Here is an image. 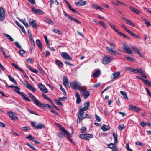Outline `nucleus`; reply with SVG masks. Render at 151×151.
Returning <instances> with one entry per match:
<instances>
[{"label": "nucleus", "mask_w": 151, "mask_h": 151, "mask_svg": "<svg viewBox=\"0 0 151 151\" xmlns=\"http://www.w3.org/2000/svg\"><path fill=\"white\" fill-rule=\"evenodd\" d=\"M110 46L112 48H110L107 46L106 47V50L109 53H110L112 55H121L120 53L113 49H115V46L114 44L110 43Z\"/></svg>", "instance_id": "f257e3e1"}, {"label": "nucleus", "mask_w": 151, "mask_h": 151, "mask_svg": "<svg viewBox=\"0 0 151 151\" xmlns=\"http://www.w3.org/2000/svg\"><path fill=\"white\" fill-rule=\"evenodd\" d=\"M70 86L73 89H78L80 92H82L81 84L78 81H73L70 83Z\"/></svg>", "instance_id": "f03ea898"}, {"label": "nucleus", "mask_w": 151, "mask_h": 151, "mask_svg": "<svg viewBox=\"0 0 151 151\" xmlns=\"http://www.w3.org/2000/svg\"><path fill=\"white\" fill-rule=\"evenodd\" d=\"M15 89H13V91L20 95L23 99L29 101H31L28 97L26 96V95L24 93L19 91L20 89L18 86H15Z\"/></svg>", "instance_id": "7ed1b4c3"}, {"label": "nucleus", "mask_w": 151, "mask_h": 151, "mask_svg": "<svg viewBox=\"0 0 151 151\" xmlns=\"http://www.w3.org/2000/svg\"><path fill=\"white\" fill-rule=\"evenodd\" d=\"M112 60L109 55H105L102 58V62L104 64H107L109 63Z\"/></svg>", "instance_id": "20e7f679"}, {"label": "nucleus", "mask_w": 151, "mask_h": 151, "mask_svg": "<svg viewBox=\"0 0 151 151\" xmlns=\"http://www.w3.org/2000/svg\"><path fill=\"white\" fill-rule=\"evenodd\" d=\"M5 17V11L2 7H0V20L3 21Z\"/></svg>", "instance_id": "39448f33"}, {"label": "nucleus", "mask_w": 151, "mask_h": 151, "mask_svg": "<svg viewBox=\"0 0 151 151\" xmlns=\"http://www.w3.org/2000/svg\"><path fill=\"white\" fill-rule=\"evenodd\" d=\"M21 82L23 83L24 85L29 90L32 91L33 92H35L36 91V89L35 88L32 87L31 85L29 84L27 81H25V82H26L27 86H26L24 83L23 82V81L21 80Z\"/></svg>", "instance_id": "423d86ee"}, {"label": "nucleus", "mask_w": 151, "mask_h": 151, "mask_svg": "<svg viewBox=\"0 0 151 151\" xmlns=\"http://www.w3.org/2000/svg\"><path fill=\"white\" fill-rule=\"evenodd\" d=\"M124 50L126 53L128 54H132V51L130 47L124 43L123 44Z\"/></svg>", "instance_id": "0eeeda50"}, {"label": "nucleus", "mask_w": 151, "mask_h": 151, "mask_svg": "<svg viewBox=\"0 0 151 151\" xmlns=\"http://www.w3.org/2000/svg\"><path fill=\"white\" fill-rule=\"evenodd\" d=\"M129 109L130 110L134 111L135 112H139L141 110V109L132 105H130L129 106Z\"/></svg>", "instance_id": "6e6552de"}, {"label": "nucleus", "mask_w": 151, "mask_h": 151, "mask_svg": "<svg viewBox=\"0 0 151 151\" xmlns=\"http://www.w3.org/2000/svg\"><path fill=\"white\" fill-rule=\"evenodd\" d=\"M84 111H85L81 109L79 110L78 117V119L80 121H81L84 119Z\"/></svg>", "instance_id": "1a4fd4ad"}, {"label": "nucleus", "mask_w": 151, "mask_h": 151, "mask_svg": "<svg viewBox=\"0 0 151 151\" xmlns=\"http://www.w3.org/2000/svg\"><path fill=\"white\" fill-rule=\"evenodd\" d=\"M63 84L65 86V87L68 88H70L69 84V82L68 78L65 76L63 77Z\"/></svg>", "instance_id": "9d476101"}, {"label": "nucleus", "mask_w": 151, "mask_h": 151, "mask_svg": "<svg viewBox=\"0 0 151 151\" xmlns=\"http://www.w3.org/2000/svg\"><path fill=\"white\" fill-rule=\"evenodd\" d=\"M62 57L65 60H72V58L66 52H63L61 54Z\"/></svg>", "instance_id": "9b49d317"}, {"label": "nucleus", "mask_w": 151, "mask_h": 151, "mask_svg": "<svg viewBox=\"0 0 151 151\" xmlns=\"http://www.w3.org/2000/svg\"><path fill=\"white\" fill-rule=\"evenodd\" d=\"M28 94L32 100L34 101L35 104L38 106L40 102L38 101L32 94L29 93Z\"/></svg>", "instance_id": "f8f14e48"}, {"label": "nucleus", "mask_w": 151, "mask_h": 151, "mask_svg": "<svg viewBox=\"0 0 151 151\" xmlns=\"http://www.w3.org/2000/svg\"><path fill=\"white\" fill-rule=\"evenodd\" d=\"M38 87L40 90L44 93H46L48 92L47 90L41 83H39L38 84Z\"/></svg>", "instance_id": "ddd939ff"}, {"label": "nucleus", "mask_w": 151, "mask_h": 151, "mask_svg": "<svg viewBox=\"0 0 151 151\" xmlns=\"http://www.w3.org/2000/svg\"><path fill=\"white\" fill-rule=\"evenodd\" d=\"M8 114L9 115L10 117L11 118V120H14L18 119L17 116H16L15 114L11 111L8 112Z\"/></svg>", "instance_id": "4468645a"}, {"label": "nucleus", "mask_w": 151, "mask_h": 151, "mask_svg": "<svg viewBox=\"0 0 151 151\" xmlns=\"http://www.w3.org/2000/svg\"><path fill=\"white\" fill-rule=\"evenodd\" d=\"M87 4L86 1L80 0L78 2L75 3V5L77 6H81Z\"/></svg>", "instance_id": "2eb2a0df"}, {"label": "nucleus", "mask_w": 151, "mask_h": 151, "mask_svg": "<svg viewBox=\"0 0 151 151\" xmlns=\"http://www.w3.org/2000/svg\"><path fill=\"white\" fill-rule=\"evenodd\" d=\"M82 96H83L84 98L85 99L87 98L90 95L89 91L87 90L86 89L84 90H83Z\"/></svg>", "instance_id": "dca6fc26"}, {"label": "nucleus", "mask_w": 151, "mask_h": 151, "mask_svg": "<svg viewBox=\"0 0 151 151\" xmlns=\"http://www.w3.org/2000/svg\"><path fill=\"white\" fill-rule=\"evenodd\" d=\"M32 11L34 13H36L38 15H41L43 14V12L41 10L36 9L34 7L32 8Z\"/></svg>", "instance_id": "f3484780"}, {"label": "nucleus", "mask_w": 151, "mask_h": 151, "mask_svg": "<svg viewBox=\"0 0 151 151\" xmlns=\"http://www.w3.org/2000/svg\"><path fill=\"white\" fill-rule=\"evenodd\" d=\"M29 24L34 28H37L38 26L36 24V20H34L31 19H29Z\"/></svg>", "instance_id": "a211bd4d"}, {"label": "nucleus", "mask_w": 151, "mask_h": 151, "mask_svg": "<svg viewBox=\"0 0 151 151\" xmlns=\"http://www.w3.org/2000/svg\"><path fill=\"white\" fill-rule=\"evenodd\" d=\"M38 106L42 108L43 107H48L49 108H51V106L48 104H45L40 102Z\"/></svg>", "instance_id": "6ab92c4d"}, {"label": "nucleus", "mask_w": 151, "mask_h": 151, "mask_svg": "<svg viewBox=\"0 0 151 151\" xmlns=\"http://www.w3.org/2000/svg\"><path fill=\"white\" fill-rule=\"evenodd\" d=\"M84 106L83 108H81L84 111H86L88 109L90 106L89 102L88 101L85 102L84 103Z\"/></svg>", "instance_id": "aec40b11"}, {"label": "nucleus", "mask_w": 151, "mask_h": 151, "mask_svg": "<svg viewBox=\"0 0 151 151\" xmlns=\"http://www.w3.org/2000/svg\"><path fill=\"white\" fill-rule=\"evenodd\" d=\"M129 8L131 11L135 13L136 14H139L141 12L140 11L130 6Z\"/></svg>", "instance_id": "412c9836"}, {"label": "nucleus", "mask_w": 151, "mask_h": 151, "mask_svg": "<svg viewBox=\"0 0 151 151\" xmlns=\"http://www.w3.org/2000/svg\"><path fill=\"white\" fill-rule=\"evenodd\" d=\"M36 43L38 47L41 50L42 49V44L40 40L39 39H37L36 40Z\"/></svg>", "instance_id": "4be33fe9"}, {"label": "nucleus", "mask_w": 151, "mask_h": 151, "mask_svg": "<svg viewBox=\"0 0 151 151\" xmlns=\"http://www.w3.org/2000/svg\"><path fill=\"white\" fill-rule=\"evenodd\" d=\"M110 127L109 126H107L105 124H104L101 127L102 129L104 131H106L109 130Z\"/></svg>", "instance_id": "5701e85b"}, {"label": "nucleus", "mask_w": 151, "mask_h": 151, "mask_svg": "<svg viewBox=\"0 0 151 151\" xmlns=\"http://www.w3.org/2000/svg\"><path fill=\"white\" fill-rule=\"evenodd\" d=\"M25 26L26 28H27L28 27V24L27 22L25 19H18Z\"/></svg>", "instance_id": "b1692460"}, {"label": "nucleus", "mask_w": 151, "mask_h": 151, "mask_svg": "<svg viewBox=\"0 0 151 151\" xmlns=\"http://www.w3.org/2000/svg\"><path fill=\"white\" fill-rule=\"evenodd\" d=\"M101 74V71L100 70H98L96 71L93 74V76L94 78H96L99 77Z\"/></svg>", "instance_id": "393cba45"}, {"label": "nucleus", "mask_w": 151, "mask_h": 151, "mask_svg": "<svg viewBox=\"0 0 151 151\" xmlns=\"http://www.w3.org/2000/svg\"><path fill=\"white\" fill-rule=\"evenodd\" d=\"M76 103L80 104L81 102V99L80 95L78 93H76Z\"/></svg>", "instance_id": "a878e982"}, {"label": "nucleus", "mask_w": 151, "mask_h": 151, "mask_svg": "<svg viewBox=\"0 0 151 151\" xmlns=\"http://www.w3.org/2000/svg\"><path fill=\"white\" fill-rule=\"evenodd\" d=\"M55 124L57 126L60 128V130L63 132H65V131L66 130L64 127H62L61 125L58 124L56 123H55Z\"/></svg>", "instance_id": "bb28decb"}, {"label": "nucleus", "mask_w": 151, "mask_h": 151, "mask_svg": "<svg viewBox=\"0 0 151 151\" xmlns=\"http://www.w3.org/2000/svg\"><path fill=\"white\" fill-rule=\"evenodd\" d=\"M56 64L58 65L60 68H61L63 67V63L58 60H55Z\"/></svg>", "instance_id": "cd10ccee"}, {"label": "nucleus", "mask_w": 151, "mask_h": 151, "mask_svg": "<svg viewBox=\"0 0 151 151\" xmlns=\"http://www.w3.org/2000/svg\"><path fill=\"white\" fill-rule=\"evenodd\" d=\"M112 75L113 76V77L112 79H114L117 78L118 76L120 75V72L119 71H117L113 73H112Z\"/></svg>", "instance_id": "c85d7f7f"}, {"label": "nucleus", "mask_w": 151, "mask_h": 151, "mask_svg": "<svg viewBox=\"0 0 151 151\" xmlns=\"http://www.w3.org/2000/svg\"><path fill=\"white\" fill-rule=\"evenodd\" d=\"M85 139L89 140L90 138L93 137V135L90 134H85Z\"/></svg>", "instance_id": "c756f323"}, {"label": "nucleus", "mask_w": 151, "mask_h": 151, "mask_svg": "<svg viewBox=\"0 0 151 151\" xmlns=\"http://www.w3.org/2000/svg\"><path fill=\"white\" fill-rule=\"evenodd\" d=\"M45 127V126L42 124L39 123L37 125L36 129H41Z\"/></svg>", "instance_id": "7c9ffc66"}, {"label": "nucleus", "mask_w": 151, "mask_h": 151, "mask_svg": "<svg viewBox=\"0 0 151 151\" xmlns=\"http://www.w3.org/2000/svg\"><path fill=\"white\" fill-rule=\"evenodd\" d=\"M63 12L65 16L68 19H70V20L72 21L73 19V17H71L70 15L67 14L64 11H63Z\"/></svg>", "instance_id": "2f4dec72"}, {"label": "nucleus", "mask_w": 151, "mask_h": 151, "mask_svg": "<svg viewBox=\"0 0 151 151\" xmlns=\"http://www.w3.org/2000/svg\"><path fill=\"white\" fill-rule=\"evenodd\" d=\"M27 66V68L29 69V70L32 72L35 73H37L38 72V70H34L32 69V68L28 64H26Z\"/></svg>", "instance_id": "473e14b6"}, {"label": "nucleus", "mask_w": 151, "mask_h": 151, "mask_svg": "<svg viewBox=\"0 0 151 151\" xmlns=\"http://www.w3.org/2000/svg\"><path fill=\"white\" fill-rule=\"evenodd\" d=\"M4 36L6 37L9 40L11 41H13L14 40L9 35L6 34H4Z\"/></svg>", "instance_id": "72a5a7b5"}, {"label": "nucleus", "mask_w": 151, "mask_h": 151, "mask_svg": "<svg viewBox=\"0 0 151 151\" xmlns=\"http://www.w3.org/2000/svg\"><path fill=\"white\" fill-rule=\"evenodd\" d=\"M132 48L138 54L140 55V51L135 46H131Z\"/></svg>", "instance_id": "f704fd0d"}, {"label": "nucleus", "mask_w": 151, "mask_h": 151, "mask_svg": "<svg viewBox=\"0 0 151 151\" xmlns=\"http://www.w3.org/2000/svg\"><path fill=\"white\" fill-rule=\"evenodd\" d=\"M63 133L67 136V137L69 140L71 139L70 138L71 137L70 135V133L67 130H65V132H63Z\"/></svg>", "instance_id": "c9c22d12"}, {"label": "nucleus", "mask_w": 151, "mask_h": 151, "mask_svg": "<svg viewBox=\"0 0 151 151\" xmlns=\"http://www.w3.org/2000/svg\"><path fill=\"white\" fill-rule=\"evenodd\" d=\"M113 136L114 139V143H116L117 142L118 136L114 132L113 133Z\"/></svg>", "instance_id": "e433bc0d"}, {"label": "nucleus", "mask_w": 151, "mask_h": 151, "mask_svg": "<svg viewBox=\"0 0 151 151\" xmlns=\"http://www.w3.org/2000/svg\"><path fill=\"white\" fill-rule=\"evenodd\" d=\"M120 93L123 96L124 98L125 99H126L127 100L128 99V97L127 96V95L126 94V93L124 91H120Z\"/></svg>", "instance_id": "4c0bfd02"}, {"label": "nucleus", "mask_w": 151, "mask_h": 151, "mask_svg": "<svg viewBox=\"0 0 151 151\" xmlns=\"http://www.w3.org/2000/svg\"><path fill=\"white\" fill-rule=\"evenodd\" d=\"M7 76L9 77V79H10V81L13 82V83L15 84L16 85H17V83L16 82V81L13 78H12L11 76L10 75H8Z\"/></svg>", "instance_id": "58836bf2"}, {"label": "nucleus", "mask_w": 151, "mask_h": 151, "mask_svg": "<svg viewBox=\"0 0 151 151\" xmlns=\"http://www.w3.org/2000/svg\"><path fill=\"white\" fill-rule=\"evenodd\" d=\"M0 50H1V51L2 52V53L3 55L4 56L5 58H8V57L6 55V54L5 52L4 49L2 47H1L0 48Z\"/></svg>", "instance_id": "ea45409f"}, {"label": "nucleus", "mask_w": 151, "mask_h": 151, "mask_svg": "<svg viewBox=\"0 0 151 151\" xmlns=\"http://www.w3.org/2000/svg\"><path fill=\"white\" fill-rule=\"evenodd\" d=\"M142 19L145 21V23L147 25V27H150L151 25V24H150L149 21L147 20L146 19L142 18Z\"/></svg>", "instance_id": "a19ab883"}, {"label": "nucleus", "mask_w": 151, "mask_h": 151, "mask_svg": "<svg viewBox=\"0 0 151 151\" xmlns=\"http://www.w3.org/2000/svg\"><path fill=\"white\" fill-rule=\"evenodd\" d=\"M127 24H129V25H130L131 26H132L133 27H134V25L131 22V21H130V20L128 19H127V21L125 22Z\"/></svg>", "instance_id": "79ce46f5"}, {"label": "nucleus", "mask_w": 151, "mask_h": 151, "mask_svg": "<svg viewBox=\"0 0 151 151\" xmlns=\"http://www.w3.org/2000/svg\"><path fill=\"white\" fill-rule=\"evenodd\" d=\"M125 57L130 61L134 62L135 60V58H131L129 57H127L126 56H125Z\"/></svg>", "instance_id": "37998d69"}, {"label": "nucleus", "mask_w": 151, "mask_h": 151, "mask_svg": "<svg viewBox=\"0 0 151 151\" xmlns=\"http://www.w3.org/2000/svg\"><path fill=\"white\" fill-rule=\"evenodd\" d=\"M144 83L146 85L151 87V82L149 80H145Z\"/></svg>", "instance_id": "c03bdc74"}, {"label": "nucleus", "mask_w": 151, "mask_h": 151, "mask_svg": "<svg viewBox=\"0 0 151 151\" xmlns=\"http://www.w3.org/2000/svg\"><path fill=\"white\" fill-rule=\"evenodd\" d=\"M26 52L23 50H19V54L20 55L22 56H23V54L26 53Z\"/></svg>", "instance_id": "a18cd8bd"}, {"label": "nucleus", "mask_w": 151, "mask_h": 151, "mask_svg": "<svg viewBox=\"0 0 151 151\" xmlns=\"http://www.w3.org/2000/svg\"><path fill=\"white\" fill-rule=\"evenodd\" d=\"M115 143H111L109 144H108L107 145V146L108 147L111 149H112L114 147V146L115 145Z\"/></svg>", "instance_id": "49530a36"}, {"label": "nucleus", "mask_w": 151, "mask_h": 151, "mask_svg": "<svg viewBox=\"0 0 151 151\" xmlns=\"http://www.w3.org/2000/svg\"><path fill=\"white\" fill-rule=\"evenodd\" d=\"M46 22L50 24L51 25H53L54 23L52 20L49 19H47L46 20Z\"/></svg>", "instance_id": "de8ad7c7"}, {"label": "nucleus", "mask_w": 151, "mask_h": 151, "mask_svg": "<svg viewBox=\"0 0 151 151\" xmlns=\"http://www.w3.org/2000/svg\"><path fill=\"white\" fill-rule=\"evenodd\" d=\"M26 138L28 139H29L31 140L32 141H33L34 139H35L34 137H32V135H29L28 136H27Z\"/></svg>", "instance_id": "09e8293b"}, {"label": "nucleus", "mask_w": 151, "mask_h": 151, "mask_svg": "<svg viewBox=\"0 0 151 151\" xmlns=\"http://www.w3.org/2000/svg\"><path fill=\"white\" fill-rule=\"evenodd\" d=\"M118 128L120 130H121L125 128V127L123 124H122V125H119L118 126Z\"/></svg>", "instance_id": "8fccbe9b"}, {"label": "nucleus", "mask_w": 151, "mask_h": 151, "mask_svg": "<svg viewBox=\"0 0 151 151\" xmlns=\"http://www.w3.org/2000/svg\"><path fill=\"white\" fill-rule=\"evenodd\" d=\"M37 68L42 74H44V71L40 65H38L37 66Z\"/></svg>", "instance_id": "3c124183"}, {"label": "nucleus", "mask_w": 151, "mask_h": 151, "mask_svg": "<svg viewBox=\"0 0 151 151\" xmlns=\"http://www.w3.org/2000/svg\"><path fill=\"white\" fill-rule=\"evenodd\" d=\"M53 32H55L56 33H57L59 35H62V33L61 32V31L58 30L57 29H53L52 30Z\"/></svg>", "instance_id": "603ef678"}, {"label": "nucleus", "mask_w": 151, "mask_h": 151, "mask_svg": "<svg viewBox=\"0 0 151 151\" xmlns=\"http://www.w3.org/2000/svg\"><path fill=\"white\" fill-rule=\"evenodd\" d=\"M95 116L96 120L98 122H100L101 121L100 118L99 116L97 114H95Z\"/></svg>", "instance_id": "864d4df0"}, {"label": "nucleus", "mask_w": 151, "mask_h": 151, "mask_svg": "<svg viewBox=\"0 0 151 151\" xmlns=\"http://www.w3.org/2000/svg\"><path fill=\"white\" fill-rule=\"evenodd\" d=\"M27 145L29 147H30V148L34 150H36V149L35 148V147H34V146L31 145L29 143H27Z\"/></svg>", "instance_id": "5fc2aeb1"}, {"label": "nucleus", "mask_w": 151, "mask_h": 151, "mask_svg": "<svg viewBox=\"0 0 151 151\" xmlns=\"http://www.w3.org/2000/svg\"><path fill=\"white\" fill-rule=\"evenodd\" d=\"M98 23L100 24L103 27V28L105 29L106 27L104 24V23L102 21H101L98 22Z\"/></svg>", "instance_id": "6e6d98bb"}, {"label": "nucleus", "mask_w": 151, "mask_h": 151, "mask_svg": "<svg viewBox=\"0 0 151 151\" xmlns=\"http://www.w3.org/2000/svg\"><path fill=\"white\" fill-rule=\"evenodd\" d=\"M132 68L126 67L124 68V69L127 71H129L132 72Z\"/></svg>", "instance_id": "4d7b16f0"}, {"label": "nucleus", "mask_w": 151, "mask_h": 151, "mask_svg": "<svg viewBox=\"0 0 151 151\" xmlns=\"http://www.w3.org/2000/svg\"><path fill=\"white\" fill-rule=\"evenodd\" d=\"M42 96L45 99H47L49 101H50V99L49 98H48L47 96L45 94H42Z\"/></svg>", "instance_id": "13d9d810"}, {"label": "nucleus", "mask_w": 151, "mask_h": 151, "mask_svg": "<svg viewBox=\"0 0 151 151\" xmlns=\"http://www.w3.org/2000/svg\"><path fill=\"white\" fill-rule=\"evenodd\" d=\"M29 40H30V41H31V42L32 44L34 45V46H35V44L34 41V40H33V38L32 37H30Z\"/></svg>", "instance_id": "bf43d9fd"}, {"label": "nucleus", "mask_w": 151, "mask_h": 151, "mask_svg": "<svg viewBox=\"0 0 151 151\" xmlns=\"http://www.w3.org/2000/svg\"><path fill=\"white\" fill-rule=\"evenodd\" d=\"M27 110L31 114H34L36 115L37 116L38 115V114L37 113H35L32 110H31L27 108Z\"/></svg>", "instance_id": "052dcab7"}, {"label": "nucleus", "mask_w": 151, "mask_h": 151, "mask_svg": "<svg viewBox=\"0 0 151 151\" xmlns=\"http://www.w3.org/2000/svg\"><path fill=\"white\" fill-rule=\"evenodd\" d=\"M55 101L56 102V103H57V105H60V106L63 105L62 103L61 102L59 101L58 100L55 99Z\"/></svg>", "instance_id": "680f3d73"}, {"label": "nucleus", "mask_w": 151, "mask_h": 151, "mask_svg": "<svg viewBox=\"0 0 151 151\" xmlns=\"http://www.w3.org/2000/svg\"><path fill=\"white\" fill-rule=\"evenodd\" d=\"M15 45L18 48H21V46L20 45H19V43L17 42H15Z\"/></svg>", "instance_id": "e2e57ef3"}, {"label": "nucleus", "mask_w": 151, "mask_h": 151, "mask_svg": "<svg viewBox=\"0 0 151 151\" xmlns=\"http://www.w3.org/2000/svg\"><path fill=\"white\" fill-rule=\"evenodd\" d=\"M22 129L23 130L28 131L30 130V128L28 127H22Z\"/></svg>", "instance_id": "0e129e2a"}, {"label": "nucleus", "mask_w": 151, "mask_h": 151, "mask_svg": "<svg viewBox=\"0 0 151 151\" xmlns=\"http://www.w3.org/2000/svg\"><path fill=\"white\" fill-rule=\"evenodd\" d=\"M31 124L34 128L36 129L37 125H36L35 122H32L31 123Z\"/></svg>", "instance_id": "69168bd1"}, {"label": "nucleus", "mask_w": 151, "mask_h": 151, "mask_svg": "<svg viewBox=\"0 0 151 151\" xmlns=\"http://www.w3.org/2000/svg\"><path fill=\"white\" fill-rule=\"evenodd\" d=\"M66 99V97L63 96V97L59 98L58 99L60 101H64Z\"/></svg>", "instance_id": "338daca9"}, {"label": "nucleus", "mask_w": 151, "mask_h": 151, "mask_svg": "<svg viewBox=\"0 0 151 151\" xmlns=\"http://www.w3.org/2000/svg\"><path fill=\"white\" fill-rule=\"evenodd\" d=\"M118 151V149L117 148V147L116 145H115L114 147L112 149V151Z\"/></svg>", "instance_id": "774afa93"}]
</instances>
